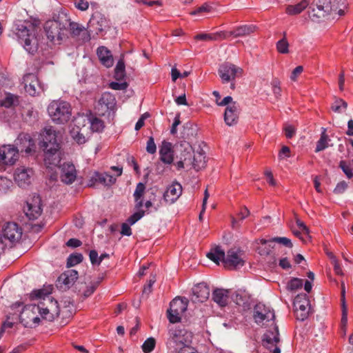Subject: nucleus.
<instances>
[{
	"label": "nucleus",
	"mask_w": 353,
	"mask_h": 353,
	"mask_svg": "<svg viewBox=\"0 0 353 353\" xmlns=\"http://www.w3.org/2000/svg\"><path fill=\"white\" fill-rule=\"evenodd\" d=\"M339 167L342 169L348 179H351L353 176V172L350 167L347 165L345 161H341L339 163Z\"/></svg>",
	"instance_id": "57"
},
{
	"label": "nucleus",
	"mask_w": 353,
	"mask_h": 353,
	"mask_svg": "<svg viewBox=\"0 0 353 353\" xmlns=\"http://www.w3.org/2000/svg\"><path fill=\"white\" fill-rule=\"evenodd\" d=\"M284 37L276 43V49L281 54H287L289 52V43L285 38L286 33L284 32Z\"/></svg>",
	"instance_id": "48"
},
{
	"label": "nucleus",
	"mask_w": 353,
	"mask_h": 353,
	"mask_svg": "<svg viewBox=\"0 0 353 353\" xmlns=\"http://www.w3.org/2000/svg\"><path fill=\"white\" fill-rule=\"evenodd\" d=\"M176 157L186 162V166L191 164V159L194 154L192 145L185 141H180L174 145Z\"/></svg>",
	"instance_id": "16"
},
{
	"label": "nucleus",
	"mask_w": 353,
	"mask_h": 353,
	"mask_svg": "<svg viewBox=\"0 0 353 353\" xmlns=\"http://www.w3.org/2000/svg\"><path fill=\"white\" fill-rule=\"evenodd\" d=\"M156 340L153 337H150L145 341L142 345V350L144 353H150L155 347Z\"/></svg>",
	"instance_id": "50"
},
{
	"label": "nucleus",
	"mask_w": 353,
	"mask_h": 353,
	"mask_svg": "<svg viewBox=\"0 0 353 353\" xmlns=\"http://www.w3.org/2000/svg\"><path fill=\"white\" fill-rule=\"evenodd\" d=\"M329 256L332 260V263L333 264L334 270L336 272V274L339 275H342L343 271L336 257L332 254H330Z\"/></svg>",
	"instance_id": "60"
},
{
	"label": "nucleus",
	"mask_w": 353,
	"mask_h": 353,
	"mask_svg": "<svg viewBox=\"0 0 353 353\" xmlns=\"http://www.w3.org/2000/svg\"><path fill=\"white\" fill-rule=\"evenodd\" d=\"M310 301L306 294H299L294 300V307L296 319L304 321L309 314Z\"/></svg>",
	"instance_id": "14"
},
{
	"label": "nucleus",
	"mask_w": 353,
	"mask_h": 353,
	"mask_svg": "<svg viewBox=\"0 0 353 353\" xmlns=\"http://www.w3.org/2000/svg\"><path fill=\"white\" fill-rule=\"evenodd\" d=\"M68 24L66 26L67 34L70 32L72 37L81 36L83 41H88L90 39L88 30L77 23L72 22L68 18Z\"/></svg>",
	"instance_id": "24"
},
{
	"label": "nucleus",
	"mask_w": 353,
	"mask_h": 353,
	"mask_svg": "<svg viewBox=\"0 0 353 353\" xmlns=\"http://www.w3.org/2000/svg\"><path fill=\"white\" fill-rule=\"evenodd\" d=\"M243 70L235 65L225 63L219 69V74L223 83H228L234 80L236 77L241 76Z\"/></svg>",
	"instance_id": "13"
},
{
	"label": "nucleus",
	"mask_w": 353,
	"mask_h": 353,
	"mask_svg": "<svg viewBox=\"0 0 353 353\" xmlns=\"http://www.w3.org/2000/svg\"><path fill=\"white\" fill-rule=\"evenodd\" d=\"M188 301L185 299L175 298L170 304V308L167 311L168 319L171 323L181 321V316L186 311Z\"/></svg>",
	"instance_id": "7"
},
{
	"label": "nucleus",
	"mask_w": 353,
	"mask_h": 353,
	"mask_svg": "<svg viewBox=\"0 0 353 353\" xmlns=\"http://www.w3.org/2000/svg\"><path fill=\"white\" fill-rule=\"evenodd\" d=\"M4 165H13L17 160L19 152L14 145H3L0 148Z\"/></svg>",
	"instance_id": "22"
},
{
	"label": "nucleus",
	"mask_w": 353,
	"mask_h": 353,
	"mask_svg": "<svg viewBox=\"0 0 353 353\" xmlns=\"http://www.w3.org/2000/svg\"><path fill=\"white\" fill-rule=\"evenodd\" d=\"M312 11L316 8L317 13L314 14L317 17H323L332 10L330 0H313L312 3Z\"/></svg>",
	"instance_id": "28"
},
{
	"label": "nucleus",
	"mask_w": 353,
	"mask_h": 353,
	"mask_svg": "<svg viewBox=\"0 0 353 353\" xmlns=\"http://www.w3.org/2000/svg\"><path fill=\"white\" fill-rule=\"evenodd\" d=\"M224 112V121L228 126H232L237 123L240 114L239 105L233 101L229 105H225Z\"/></svg>",
	"instance_id": "19"
},
{
	"label": "nucleus",
	"mask_w": 353,
	"mask_h": 353,
	"mask_svg": "<svg viewBox=\"0 0 353 353\" xmlns=\"http://www.w3.org/2000/svg\"><path fill=\"white\" fill-rule=\"evenodd\" d=\"M22 235L21 229L15 223H8L3 227V236L10 242L19 241Z\"/></svg>",
	"instance_id": "23"
},
{
	"label": "nucleus",
	"mask_w": 353,
	"mask_h": 353,
	"mask_svg": "<svg viewBox=\"0 0 353 353\" xmlns=\"http://www.w3.org/2000/svg\"><path fill=\"white\" fill-rule=\"evenodd\" d=\"M146 151L149 154H154L157 151V146L154 143V138L152 137H149L148 141H147V145H146Z\"/></svg>",
	"instance_id": "59"
},
{
	"label": "nucleus",
	"mask_w": 353,
	"mask_h": 353,
	"mask_svg": "<svg viewBox=\"0 0 353 353\" xmlns=\"http://www.w3.org/2000/svg\"><path fill=\"white\" fill-rule=\"evenodd\" d=\"M23 80L26 93L32 97L39 95L45 90L44 85L41 83L37 76L34 74H26L24 75Z\"/></svg>",
	"instance_id": "10"
},
{
	"label": "nucleus",
	"mask_w": 353,
	"mask_h": 353,
	"mask_svg": "<svg viewBox=\"0 0 353 353\" xmlns=\"http://www.w3.org/2000/svg\"><path fill=\"white\" fill-rule=\"evenodd\" d=\"M303 283L302 279L293 278L288 282L286 288L289 291L294 292L301 289L303 286Z\"/></svg>",
	"instance_id": "45"
},
{
	"label": "nucleus",
	"mask_w": 353,
	"mask_h": 353,
	"mask_svg": "<svg viewBox=\"0 0 353 353\" xmlns=\"http://www.w3.org/2000/svg\"><path fill=\"white\" fill-rule=\"evenodd\" d=\"M145 186L143 183H139L137 185L135 191L134 192V198H143L145 193Z\"/></svg>",
	"instance_id": "58"
},
{
	"label": "nucleus",
	"mask_w": 353,
	"mask_h": 353,
	"mask_svg": "<svg viewBox=\"0 0 353 353\" xmlns=\"http://www.w3.org/2000/svg\"><path fill=\"white\" fill-rule=\"evenodd\" d=\"M14 145L19 152L30 154L35 150V143L30 134L21 133L14 141Z\"/></svg>",
	"instance_id": "15"
},
{
	"label": "nucleus",
	"mask_w": 353,
	"mask_h": 353,
	"mask_svg": "<svg viewBox=\"0 0 353 353\" xmlns=\"http://www.w3.org/2000/svg\"><path fill=\"white\" fill-rule=\"evenodd\" d=\"M39 23L37 21L18 20L14 22L12 32L14 38L30 54L35 53L39 48Z\"/></svg>",
	"instance_id": "2"
},
{
	"label": "nucleus",
	"mask_w": 353,
	"mask_h": 353,
	"mask_svg": "<svg viewBox=\"0 0 353 353\" xmlns=\"http://www.w3.org/2000/svg\"><path fill=\"white\" fill-rule=\"evenodd\" d=\"M229 291L223 289H216L212 293V299L220 307H225L228 303Z\"/></svg>",
	"instance_id": "33"
},
{
	"label": "nucleus",
	"mask_w": 353,
	"mask_h": 353,
	"mask_svg": "<svg viewBox=\"0 0 353 353\" xmlns=\"http://www.w3.org/2000/svg\"><path fill=\"white\" fill-rule=\"evenodd\" d=\"M109 87L114 90H125L128 87V84L125 81L120 83L112 81L109 84Z\"/></svg>",
	"instance_id": "56"
},
{
	"label": "nucleus",
	"mask_w": 353,
	"mask_h": 353,
	"mask_svg": "<svg viewBox=\"0 0 353 353\" xmlns=\"http://www.w3.org/2000/svg\"><path fill=\"white\" fill-rule=\"evenodd\" d=\"M256 243L259 245V246L257 248V251L261 256H268L270 254L272 250L274 248V247L272 245L273 242L271 241V239L268 240L265 239H261L257 240Z\"/></svg>",
	"instance_id": "36"
},
{
	"label": "nucleus",
	"mask_w": 353,
	"mask_h": 353,
	"mask_svg": "<svg viewBox=\"0 0 353 353\" xmlns=\"http://www.w3.org/2000/svg\"><path fill=\"white\" fill-rule=\"evenodd\" d=\"M97 56L103 65L110 68L113 65V59L111 52L105 47H99L97 51Z\"/></svg>",
	"instance_id": "32"
},
{
	"label": "nucleus",
	"mask_w": 353,
	"mask_h": 353,
	"mask_svg": "<svg viewBox=\"0 0 353 353\" xmlns=\"http://www.w3.org/2000/svg\"><path fill=\"white\" fill-rule=\"evenodd\" d=\"M182 194V186L179 183L174 182L169 185L163 194V201L165 203H174Z\"/></svg>",
	"instance_id": "20"
},
{
	"label": "nucleus",
	"mask_w": 353,
	"mask_h": 353,
	"mask_svg": "<svg viewBox=\"0 0 353 353\" xmlns=\"http://www.w3.org/2000/svg\"><path fill=\"white\" fill-rule=\"evenodd\" d=\"M83 259V256L81 253H74L70 254L67 259V266L73 267L80 263Z\"/></svg>",
	"instance_id": "46"
},
{
	"label": "nucleus",
	"mask_w": 353,
	"mask_h": 353,
	"mask_svg": "<svg viewBox=\"0 0 353 353\" xmlns=\"http://www.w3.org/2000/svg\"><path fill=\"white\" fill-rule=\"evenodd\" d=\"M117 100L115 97L110 92H103L98 101L96 110L99 115L114 114L116 110Z\"/></svg>",
	"instance_id": "8"
},
{
	"label": "nucleus",
	"mask_w": 353,
	"mask_h": 353,
	"mask_svg": "<svg viewBox=\"0 0 353 353\" xmlns=\"http://www.w3.org/2000/svg\"><path fill=\"white\" fill-rule=\"evenodd\" d=\"M345 290L344 284L342 283V289H341V306H342V316L341 321V328L344 331V334L346 332V326L347 323V308L345 303Z\"/></svg>",
	"instance_id": "38"
},
{
	"label": "nucleus",
	"mask_w": 353,
	"mask_h": 353,
	"mask_svg": "<svg viewBox=\"0 0 353 353\" xmlns=\"http://www.w3.org/2000/svg\"><path fill=\"white\" fill-rule=\"evenodd\" d=\"M234 302L239 305H243L247 302V297L241 292H236L232 297Z\"/></svg>",
	"instance_id": "55"
},
{
	"label": "nucleus",
	"mask_w": 353,
	"mask_h": 353,
	"mask_svg": "<svg viewBox=\"0 0 353 353\" xmlns=\"http://www.w3.org/2000/svg\"><path fill=\"white\" fill-rule=\"evenodd\" d=\"M50 292L44 289L36 290L30 294L31 300L40 299L43 301L36 304L26 305L19 316L20 322L26 327L33 328L39 325L41 317L48 321H52L54 314H58V305L54 301Z\"/></svg>",
	"instance_id": "1"
},
{
	"label": "nucleus",
	"mask_w": 353,
	"mask_h": 353,
	"mask_svg": "<svg viewBox=\"0 0 353 353\" xmlns=\"http://www.w3.org/2000/svg\"><path fill=\"white\" fill-rule=\"evenodd\" d=\"M212 7L210 5H209L208 3H205L203 4L201 6H200L199 8H198L194 11H192L191 12V14L195 15V14H199L202 12H210L212 11Z\"/></svg>",
	"instance_id": "61"
},
{
	"label": "nucleus",
	"mask_w": 353,
	"mask_h": 353,
	"mask_svg": "<svg viewBox=\"0 0 353 353\" xmlns=\"http://www.w3.org/2000/svg\"><path fill=\"white\" fill-rule=\"evenodd\" d=\"M194 39L201 41H219L225 39V31H220L210 34H199L196 35Z\"/></svg>",
	"instance_id": "39"
},
{
	"label": "nucleus",
	"mask_w": 353,
	"mask_h": 353,
	"mask_svg": "<svg viewBox=\"0 0 353 353\" xmlns=\"http://www.w3.org/2000/svg\"><path fill=\"white\" fill-rule=\"evenodd\" d=\"M70 134L72 139L79 145H82L86 143L88 138L85 136L82 129L78 126H74L70 131Z\"/></svg>",
	"instance_id": "40"
},
{
	"label": "nucleus",
	"mask_w": 353,
	"mask_h": 353,
	"mask_svg": "<svg viewBox=\"0 0 353 353\" xmlns=\"http://www.w3.org/2000/svg\"><path fill=\"white\" fill-rule=\"evenodd\" d=\"M310 3V0H302L296 5H289L285 9V12L289 15L299 14L309 6Z\"/></svg>",
	"instance_id": "37"
},
{
	"label": "nucleus",
	"mask_w": 353,
	"mask_h": 353,
	"mask_svg": "<svg viewBox=\"0 0 353 353\" xmlns=\"http://www.w3.org/2000/svg\"><path fill=\"white\" fill-rule=\"evenodd\" d=\"M347 188V183L343 181L339 182L334 190V192L336 194H342Z\"/></svg>",
	"instance_id": "64"
},
{
	"label": "nucleus",
	"mask_w": 353,
	"mask_h": 353,
	"mask_svg": "<svg viewBox=\"0 0 353 353\" xmlns=\"http://www.w3.org/2000/svg\"><path fill=\"white\" fill-rule=\"evenodd\" d=\"M192 334L182 325L168 327L165 346L168 353H176L192 343Z\"/></svg>",
	"instance_id": "4"
},
{
	"label": "nucleus",
	"mask_w": 353,
	"mask_h": 353,
	"mask_svg": "<svg viewBox=\"0 0 353 353\" xmlns=\"http://www.w3.org/2000/svg\"><path fill=\"white\" fill-rule=\"evenodd\" d=\"M326 130H323L321 134L319 140L316 142V147L315 149L316 152H321L328 147V142L330 141L328 136L325 133Z\"/></svg>",
	"instance_id": "42"
},
{
	"label": "nucleus",
	"mask_w": 353,
	"mask_h": 353,
	"mask_svg": "<svg viewBox=\"0 0 353 353\" xmlns=\"http://www.w3.org/2000/svg\"><path fill=\"white\" fill-rule=\"evenodd\" d=\"M76 176L77 173L74 165L70 163H63L61 167V181L66 184H71L76 179Z\"/></svg>",
	"instance_id": "29"
},
{
	"label": "nucleus",
	"mask_w": 353,
	"mask_h": 353,
	"mask_svg": "<svg viewBox=\"0 0 353 353\" xmlns=\"http://www.w3.org/2000/svg\"><path fill=\"white\" fill-rule=\"evenodd\" d=\"M145 215L144 210H139L132 214L128 219L127 221L130 225H134L139 220H140Z\"/></svg>",
	"instance_id": "53"
},
{
	"label": "nucleus",
	"mask_w": 353,
	"mask_h": 353,
	"mask_svg": "<svg viewBox=\"0 0 353 353\" xmlns=\"http://www.w3.org/2000/svg\"><path fill=\"white\" fill-rule=\"evenodd\" d=\"M23 210L29 219H37L40 216L42 212L40 197L39 196H34L31 201H27Z\"/></svg>",
	"instance_id": "17"
},
{
	"label": "nucleus",
	"mask_w": 353,
	"mask_h": 353,
	"mask_svg": "<svg viewBox=\"0 0 353 353\" xmlns=\"http://www.w3.org/2000/svg\"><path fill=\"white\" fill-rule=\"evenodd\" d=\"M347 107V103L342 99H336L331 105V110L336 113L343 112Z\"/></svg>",
	"instance_id": "43"
},
{
	"label": "nucleus",
	"mask_w": 353,
	"mask_h": 353,
	"mask_svg": "<svg viewBox=\"0 0 353 353\" xmlns=\"http://www.w3.org/2000/svg\"><path fill=\"white\" fill-rule=\"evenodd\" d=\"M78 279V272L75 270H69L62 273L58 278L59 283L63 284L65 288L72 285Z\"/></svg>",
	"instance_id": "31"
},
{
	"label": "nucleus",
	"mask_w": 353,
	"mask_h": 353,
	"mask_svg": "<svg viewBox=\"0 0 353 353\" xmlns=\"http://www.w3.org/2000/svg\"><path fill=\"white\" fill-rule=\"evenodd\" d=\"M105 128L103 121L97 117L93 118L90 121V128L93 132H100Z\"/></svg>",
	"instance_id": "49"
},
{
	"label": "nucleus",
	"mask_w": 353,
	"mask_h": 353,
	"mask_svg": "<svg viewBox=\"0 0 353 353\" xmlns=\"http://www.w3.org/2000/svg\"><path fill=\"white\" fill-rule=\"evenodd\" d=\"M255 31V26L252 25H244L241 26H239L234 29L232 31L227 32L225 31V39L230 38V37H245L247 35L253 33Z\"/></svg>",
	"instance_id": "30"
},
{
	"label": "nucleus",
	"mask_w": 353,
	"mask_h": 353,
	"mask_svg": "<svg viewBox=\"0 0 353 353\" xmlns=\"http://www.w3.org/2000/svg\"><path fill=\"white\" fill-rule=\"evenodd\" d=\"M243 256V254L240 250H229L223 261L224 268L229 270H236L243 267L245 264Z\"/></svg>",
	"instance_id": "11"
},
{
	"label": "nucleus",
	"mask_w": 353,
	"mask_h": 353,
	"mask_svg": "<svg viewBox=\"0 0 353 353\" xmlns=\"http://www.w3.org/2000/svg\"><path fill=\"white\" fill-rule=\"evenodd\" d=\"M13 176L15 183L19 187L25 188L30 185L34 171L30 167L19 165L14 170Z\"/></svg>",
	"instance_id": "9"
},
{
	"label": "nucleus",
	"mask_w": 353,
	"mask_h": 353,
	"mask_svg": "<svg viewBox=\"0 0 353 353\" xmlns=\"http://www.w3.org/2000/svg\"><path fill=\"white\" fill-rule=\"evenodd\" d=\"M210 296V288L204 283H199L192 288V300L194 303H203Z\"/></svg>",
	"instance_id": "21"
},
{
	"label": "nucleus",
	"mask_w": 353,
	"mask_h": 353,
	"mask_svg": "<svg viewBox=\"0 0 353 353\" xmlns=\"http://www.w3.org/2000/svg\"><path fill=\"white\" fill-rule=\"evenodd\" d=\"M99 284V282L97 281V282L92 283L90 285L88 286L86 290L83 292V296L85 298H87V297H89L90 295H92L94 293V292L96 290Z\"/></svg>",
	"instance_id": "62"
},
{
	"label": "nucleus",
	"mask_w": 353,
	"mask_h": 353,
	"mask_svg": "<svg viewBox=\"0 0 353 353\" xmlns=\"http://www.w3.org/2000/svg\"><path fill=\"white\" fill-rule=\"evenodd\" d=\"M283 129L285 135L288 139H291L295 134V128L292 125L286 124Z\"/></svg>",
	"instance_id": "63"
},
{
	"label": "nucleus",
	"mask_w": 353,
	"mask_h": 353,
	"mask_svg": "<svg viewBox=\"0 0 353 353\" xmlns=\"http://www.w3.org/2000/svg\"><path fill=\"white\" fill-rule=\"evenodd\" d=\"M40 147L44 152V163L48 168L59 166L61 162L59 144L57 140L56 131L52 128H46L41 134Z\"/></svg>",
	"instance_id": "3"
},
{
	"label": "nucleus",
	"mask_w": 353,
	"mask_h": 353,
	"mask_svg": "<svg viewBox=\"0 0 353 353\" xmlns=\"http://www.w3.org/2000/svg\"><path fill=\"white\" fill-rule=\"evenodd\" d=\"M212 94L215 97V103L219 106H225L232 102V97L230 96L225 97L221 100V95L218 91H214Z\"/></svg>",
	"instance_id": "47"
},
{
	"label": "nucleus",
	"mask_w": 353,
	"mask_h": 353,
	"mask_svg": "<svg viewBox=\"0 0 353 353\" xmlns=\"http://www.w3.org/2000/svg\"><path fill=\"white\" fill-rule=\"evenodd\" d=\"M17 101V97L12 94H6L5 99L2 101L1 105L6 108H10Z\"/></svg>",
	"instance_id": "52"
},
{
	"label": "nucleus",
	"mask_w": 353,
	"mask_h": 353,
	"mask_svg": "<svg viewBox=\"0 0 353 353\" xmlns=\"http://www.w3.org/2000/svg\"><path fill=\"white\" fill-rule=\"evenodd\" d=\"M12 181L7 177L0 176V195L6 194L12 187Z\"/></svg>",
	"instance_id": "44"
},
{
	"label": "nucleus",
	"mask_w": 353,
	"mask_h": 353,
	"mask_svg": "<svg viewBox=\"0 0 353 353\" xmlns=\"http://www.w3.org/2000/svg\"><path fill=\"white\" fill-rule=\"evenodd\" d=\"M160 160L165 164L170 165L174 160V151L171 143L163 141L159 149Z\"/></svg>",
	"instance_id": "26"
},
{
	"label": "nucleus",
	"mask_w": 353,
	"mask_h": 353,
	"mask_svg": "<svg viewBox=\"0 0 353 353\" xmlns=\"http://www.w3.org/2000/svg\"><path fill=\"white\" fill-rule=\"evenodd\" d=\"M271 335H272V339L269 337L266 338L263 336V345L270 351H272V353H281L280 347L277 345L280 341L277 326L274 327V332H271Z\"/></svg>",
	"instance_id": "27"
},
{
	"label": "nucleus",
	"mask_w": 353,
	"mask_h": 353,
	"mask_svg": "<svg viewBox=\"0 0 353 353\" xmlns=\"http://www.w3.org/2000/svg\"><path fill=\"white\" fill-rule=\"evenodd\" d=\"M253 317L258 325H264L265 321H273L275 315L274 311L269 307L259 303L254 307Z\"/></svg>",
	"instance_id": "12"
},
{
	"label": "nucleus",
	"mask_w": 353,
	"mask_h": 353,
	"mask_svg": "<svg viewBox=\"0 0 353 353\" xmlns=\"http://www.w3.org/2000/svg\"><path fill=\"white\" fill-rule=\"evenodd\" d=\"M116 182V178L107 172H94L89 178L88 186L93 187L97 184L110 186Z\"/></svg>",
	"instance_id": "18"
},
{
	"label": "nucleus",
	"mask_w": 353,
	"mask_h": 353,
	"mask_svg": "<svg viewBox=\"0 0 353 353\" xmlns=\"http://www.w3.org/2000/svg\"><path fill=\"white\" fill-rule=\"evenodd\" d=\"M48 112L54 123L57 124L66 123L72 116L70 104L65 101H53L48 107Z\"/></svg>",
	"instance_id": "6"
},
{
	"label": "nucleus",
	"mask_w": 353,
	"mask_h": 353,
	"mask_svg": "<svg viewBox=\"0 0 353 353\" xmlns=\"http://www.w3.org/2000/svg\"><path fill=\"white\" fill-rule=\"evenodd\" d=\"M191 164L188 166L192 167L196 170H199L205 166V153L201 150L195 154H193L191 159Z\"/></svg>",
	"instance_id": "35"
},
{
	"label": "nucleus",
	"mask_w": 353,
	"mask_h": 353,
	"mask_svg": "<svg viewBox=\"0 0 353 353\" xmlns=\"http://www.w3.org/2000/svg\"><path fill=\"white\" fill-rule=\"evenodd\" d=\"M206 256L209 259L218 265L220 261L223 264V261L226 257L224 250L220 246H216L212 248Z\"/></svg>",
	"instance_id": "34"
},
{
	"label": "nucleus",
	"mask_w": 353,
	"mask_h": 353,
	"mask_svg": "<svg viewBox=\"0 0 353 353\" xmlns=\"http://www.w3.org/2000/svg\"><path fill=\"white\" fill-rule=\"evenodd\" d=\"M68 24L66 15L59 16L56 19L47 21L43 27L47 38L52 42L59 43L67 37Z\"/></svg>",
	"instance_id": "5"
},
{
	"label": "nucleus",
	"mask_w": 353,
	"mask_h": 353,
	"mask_svg": "<svg viewBox=\"0 0 353 353\" xmlns=\"http://www.w3.org/2000/svg\"><path fill=\"white\" fill-rule=\"evenodd\" d=\"M125 77V63L123 59L119 60L114 69V77L117 81H122Z\"/></svg>",
	"instance_id": "41"
},
{
	"label": "nucleus",
	"mask_w": 353,
	"mask_h": 353,
	"mask_svg": "<svg viewBox=\"0 0 353 353\" xmlns=\"http://www.w3.org/2000/svg\"><path fill=\"white\" fill-rule=\"evenodd\" d=\"M88 26L98 33L103 31L108 26V22L103 14L97 12L92 15Z\"/></svg>",
	"instance_id": "25"
},
{
	"label": "nucleus",
	"mask_w": 353,
	"mask_h": 353,
	"mask_svg": "<svg viewBox=\"0 0 353 353\" xmlns=\"http://www.w3.org/2000/svg\"><path fill=\"white\" fill-rule=\"evenodd\" d=\"M271 241L282 244L289 248H292L293 246L291 240L287 237H274L271 239Z\"/></svg>",
	"instance_id": "54"
},
{
	"label": "nucleus",
	"mask_w": 353,
	"mask_h": 353,
	"mask_svg": "<svg viewBox=\"0 0 353 353\" xmlns=\"http://www.w3.org/2000/svg\"><path fill=\"white\" fill-rule=\"evenodd\" d=\"M272 92L276 98L279 99L281 96V81L275 78L273 79L271 82Z\"/></svg>",
	"instance_id": "51"
}]
</instances>
